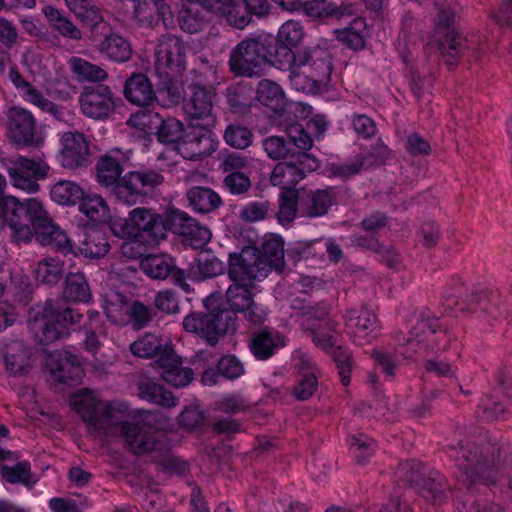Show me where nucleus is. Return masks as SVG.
I'll return each instance as SVG.
<instances>
[{
  "mask_svg": "<svg viewBox=\"0 0 512 512\" xmlns=\"http://www.w3.org/2000/svg\"><path fill=\"white\" fill-rule=\"evenodd\" d=\"M244 373L242 363L235 356L222 357L215 367L203 372V384H217L221 381L235 380Z\"/></svg>",
  "mask_w": 512,
  "mask_h": 512,
  "instance_id": "2f4dec72",
  "label": "nucleus"
},
{
  "mask_svg": "<svg viewBox=\"0 0 512 512\" xmlns=\"http://www.w3.org/2000/svg\"><path fill=\"white\" fill-rule=\"evenodd\" d=\"M189 45L177 35L166 33L157 39L154 68L156 74L182 76L186 69Z\"/></svg>",
  "mask_w": 512,
  "mask_h": 512,
  "instance_id": "9b49d317",
  "label": "nucleus"
},
{
  "mask_svg": "<svg viewBox=\"0 0 512 512\" xmlns=\"http://www.w3.org/2000/svg\"><path fill=\"white\" fill-rule=\"evenodd\" d=\"M43 14L51 24L62 36L72 40H80L82 33L80 29L75 26L72 21L64 17L56 8L52 6H45Z\"/></svg>",
  "mask_w": 512,
  "mask_h": 512,
  "instance_id": "603ef678",
  "label": "nucleus"
},
{
  "mask_svg": "<svg viewBox=\"0 0 512 512\" xmlns=\"http://www.w3.org/2000/svg\"><path fill=\"white\" fill-rule=\"evenodd\" d=\"M224 141L232 148L244 150L253 143L254 135L252 131L241 124H229L223 134Z\"/></svg>",
  "mask_w": 512,
  "mask_h": 512,
  "instance_id": "5fc2aeb1",
  "label": "nucleus"
},
{
  "mask_svg": "<svg viewBox=\"0 0 512 512\" xmlns=\"http://www.w3.org/2000/svg\"><path fill=\"white\" fill-rule=\"evenodd\" d=\"M348 444L360 464H364L374 451V441L365 434L350 436Z\"/></svg>",
  "mask_w": 512,
  "mask_h": 512,
  "instance_id": "69168bd1",
  "label": "nucleus"
},
{
  "mask_svg": "<svg viewBox=\"0 0 512 512\" xmlns=\"http://www.w3.org/2000/svg\"><path fill=\"white\" fill-rule=\"evenodd\" d=\"M166 345L160 336L146 332L130 345V351L136 357L150 359L157 357Z\"/></svg>",
  "mask_w": 512,
  "mask_h": 512,
  "instance_id": "3c124183",
  "label": "nucleus"
},
{
  "mask_svg": "<svg viewBox=\"0 0 512 512\" xmlns=\"http://www.w3.org/2000/svg\"><path fill=\"white\" fill-rule=\"evenodd\" d=\"M283 345V337L278 332L262 330L252 336L249 347L255 358L267 360Z\"/></svg>",
  "mask_w": 512,
  "mask_h": 512,
  "instance_id": "e433bc0d",
  "label": "nucleus"
},
{
  "mask_svg": "<svg viewBox=\"0 0 512 512\" xmlns=\"http://www.w3.org/2000/svg\"><path fill=\"white\" fill-rule=\"evenodd\" d=\"M9 135L18 145L31 146L35 142L36 120L32 113L20 106H13L7 113Z\"/></svg>",
  "mask_w": 512,
  "mask_h": 512,
  "instance_id": "b1692460",
  "label": "nucleus"
},
{
  "mask_svg": "<svg viewBox=\"0 0 512 512\" xmlns=\"http://www.w3.org/2000/svg\"><path fill=\"white\" fill-rule=\"evenodd\" d=\"M6 370L14 376L28 375L33 369V349L22 341L15 340L6 347L4 355Z\"/></svg>",
  "mask_w": 512,
  "mask_h": 512,
  "instance_id": "bb28decb",
  "label": "nucleus"
},
{
  "mask_svg": "<svg viewBox=\"0 0 512 512\" xmlns=\"http://www.w3.org/2000/svg\"><path fill=\"white\" fill-rule=\"evenodd\" d=\"M422 477V463L417 460L401 462L395 471V479L398 482L415 488L420 485Z\"/></svg>",
  "mask_w": 512,
  "mask_h": 512,
  "instance_id": "4d7b16f0",
  "label": "nucleus"
},
{
  "mask_svg": "<svg viewBox=\"0 0 512 512\" xmlns=\"http://www.w3.org/2000/svg\"><path fill=\"white\" fill-rule=\"evenodd\" d=\"M214 13L224 17L227 22L238 29L245 28L252 16H265L268 13L267 0H214Z\"/></svg>",
  "mask_w": 512,
  "mask_h": 512,
  "instance_id": "ddd939ff",
  "label": "nucleus"
},
{
  "mask_svg": "<svg viewBox=\"0 0 512 512\" xmlns=\"http://www.w3.org/2000/svg\"><path fill=\"white\" fill-rule=\"evenodd\" d=\"M20 96L23 98L24 101L30 103L31 105H34L41 111L49 113L56 120H64V110L60 106L46 98L42 91L37 89L32 83L27 89H25L20 94Z\"/></svg>",
  "mask_w": 512,
  "mask_h": 512,
  "instance_id": "8fccbe9b",
  "label": "nucleus"
},
{
  "mask_svg": "<svg viewBox=\"0 0 512 512\" xmlns=\"http://www.w3.org/2000/svg\"><path fill=\"white\" fill-rule=\"evenodd\" d=\"M338 323L334 320H327L325 326H305L304 331L313 343L325 351L332 349L337 342Z\"/></svg>",
  "mask_w": 512,
  "mask_h": 512,
  "instance_id": "a18cd8bd",
  "label": "nucleus"
},
{
  "mask_svg": "<svg viewBox=\"0 0 512 512\" xmlns=\"http://www.w3.org/2000/svg\"><path fill=\"white\" fill-rule=\"evenodd\" d=\"M98 52L114 63L128 62L133 55L131 42L119 33L106 34L97 46Z\"/></svg>",
  "mask_w": 512,
  "mask_h": 512,
  "instance_id": "c756f323",
  "label": "nucleus"
},
{
  "mask_svg": "<svg viewBox=\"0 0 512 512\" xmlns=\"http://www.w3.org/2000/svg\"><path fill=\"white\" fill-rule=\"evenodd\" d=\"M130 160V151L113 149L102 155L95 166L98 183L111 187L115 198L128 206L143 203L164 183L161 170L152 168L129 171L121 177Z\"/></svg>",
  "mask_w": 512,
  "mask_h": 512,
  "instance_id": "f257e3e1",
  "label": "nucleus"
},
{
  "mask_svg": "<svg viewBox=\"0 0 512 512\" xmlns=\"http://www.w3.org/2000/svg\"><path fill=\"white\" fill-rule=\"evenodd\" d=\"M159 81L157 83V90L161 97L167 99L168 104H178L182 98L181 87L179 79L181 76H171L166 74H157Z\"/></svg>",
  "mask_w": 512,
  "mask_h": 512,
  "instance_id": "bf43d9fd",
  "label": "nucleus"
},
{
  "mask_svg": "<svg viewBox=\"0 0 512 512\" xmlns=\"http://www.w3.org/2000/svg\"><path fill=\"white\" fill-rule=\"evenodd\" d=\"M110 228L119 238H126L145 245L158 244L166 237V226L161 214L146 207H136L125 218L111 221Z\"/></svg>",
  "mask_w": 512,
  "mask_h": 512,
  "instance_id": "423d86ee",
  "label": "nucleus"
},
{
  "mask_svg": "<svg viewBox=\"0 0 512 512\" xmlns=\"http://www.w3.org/2000/svg\"><path fill=\"white\" fill-rule=\"evenodd\" d=\"M49 169L50 167L42 160L19 156L11 162L8 174L15 187L35 193L39 190L38 181L47 176Z\"/></svg>",
  "mask_w": 512,
  "mask_h": 512,
  "instance_id": "f3484780",
  "label": "nucleus"
},
{
  "mask_svg": "<svg viewBox=\"0 0 512 512\" xmlns=\"http://www.w3.org/2000/svg\"><path fill=\"white\" fill-rule=\"evenodd\" d=\"M59 162L68 170L85 168L90 164V145L87 137L78 131L64 132L60 137Z\"/></svg>",
  "mask_w": 512,
  "mask_h": 512,
  "instance_id": "a211bd4d",
  "label": "nucleus"
},
{
  "mask_svg": "<svg viewBox=\"0 0 512 512\" xmlns=\"http://www.w3.org/2000/svg\"><path fill=\"white\" fill-rule=\"evenodd\" d=\"M205 8L198 3L184 4L178 13V23L186 33L196 34L204 30L207 20L203 11Z\"/></svg>",
  "mask_w": 512,
  "mask_h": 512,
  "instance_id": "4c0bfd02",
  "label": "nucleus"
},
{
  "mask_svg": "<svg viewBox=\"0 0 512 512\" xmlns=\"http://www.w3.org/2000/svg\"><path fill=\"white\" fill-rule=\"evenodd\" d=\"M68 66L73 77L81 83H99L106 81L108 73L101 66L96 65L81 57L73 56L68 60Z\"/></svg>",
  "mask_w": 512,
  "mask_h": 512,
  "instance_id": "c9c22d12",
  "label": "nucleus"
},
{
  "mask_svg": "<svg viewBox=\"0 0 512 512\" xmlns=\"http://www.w3.org/2000/svg\"><path fill=\"white\" fill-rule=\"evenodd\" d=\"M304 179L302 170L297 167L294 161L279 162L275 165L271 175L270 182L273 186H278L282 191L294 189V187Z\"/></svg>",
  "mask_w": 512,
  "mask_h": 512,
  "instance_id": "58836bf2",
  "label": "nucleus"
},
{
  "mask_svg": "<svg viewBox=\"0 0 512 512\" xmlns=\"http://www.w3.org/2000/svg\"><path fill=\"white\" fill-rule=\"evenodd\" d=\"M448 453L461 471L462 482L468 489L482 484L496 483L502 464L499 461L500 447L484 439L460 441L457 446H448Z\"/></svg>",
  "mask_w": 512,
  "mask_h": 512,
  "instance_id": "f03ea898",
  "label": "nucleus"
},
{
  "mask_svg": "<svg viewBox=\"0 0 512 512\" xmlns=\"http://www.w3.org/2000/svg\"><path fill=\"white\" fill-rule=\"evenodd\" d=\"M155 365L161 370V378L168 384H190L194 380V372L182 365V359L172 346L166 345L157 355Z\"/></svg>",
  "mask_w": 512,
  "mask_h": 512,
  "instance_id": "5701e85b",
  "label": "nucleus"
},
{
  "mask_svg": "<svg viewBox=\"0 0 512 512\" xmlns=\"http://www.w3.org/2000/svg\"><path fill=\"white\" fill-rule=\"evenodd\" d=\"M265 66L271 65L282 71H289L297 64L299 58V50L293 51V48L281 44L277 40L275 43L268 38L267 53H265Z\"/></svg>",
  "mask_w": 512,
  "mask_h": 512,
  "instance_id": "f704fd0d",
  "label": "nucleus"
},
{
  "mask_svg": "<svg viewBox=\"0 0 512 512\" xmlns=\"http://www.w3.org/2000/svg\"><path fill=\"white\" fill-rule=\"evenodd\" d=\"M77 249L86 258H101L108 252L109 243L103 231L91 228L84 231L78 240Z\"/></svg>",
  "mask_w": 512,
  "mask_h": 512,
  "instance_id": "72a5a7b5",
  "label": "nucleus"
},
{
  "mask_svg": "<svg viewBox=\"0 0 512 512\" xmlns=\"http://www.w3.org/2000/svg\"><path fill=\"white\" fill-rule=\"evenodd\" d=\"M50 196L54 202L60 205L72 206L83 198L84 191L73 181L60 180L52 186Z\"/></svg>",
  "mask_w": 512,
  "mask_h": 512,
  "instance_id": "09e8293b",
  "label": "nucleus"
},
{
  "mask_svg": "<svg viewBox=\"0 0 512 512\" xmlns=\"http://www.w3.org/2000/svg\"><path fill=\"white\" fill-rule=\"evenodd\" d=\"M237 316L226 309L206 314L192 313L183 320L185 331L195 333L214 346L219 337L236 329Z\"/></svg>",
  "mask_w": 512,
  "mask_h": 512,
  "instance_id": "9d476101",
  "label": "nucleus"
},
{
  "mask_svg": "<svg viewBox=\"0 0 512 512\" xmlns=\"http://www.w3.org/2000/svg\"><path fill=\"white\" fill-rule=\"evenodd\" d=\"M78 100L83 115L94 120L108 119L116 108V97L105 84L85 86Z\"/></svg>",
  "mask_w": 512,
  "mask_h": 512,
  "instance_id": "4468645a",
  "label": "nucleus"
},
{
  "mask_svg": "<svg viewBox=\"0 0 512 512\" xmlns=\"http://www.w3.org/2000/svg\"><path fill=\"white\" fill-rule=\"evenodd\" d=\"M259 258L269 266V273L272 270L282 272L285 267L284 243L281 238L271 236L264 240L262 249L259 250Z\"/></svg>",
  "mask_w": 512,
  "mask_h": 512,
  "instance_id": "ea45409f",
  "label": "nucleus"
},
{
  "mask_svg": "<svg viewBox=\"0 0 512 512\" xmlns=\"http://www.w3.org/2000/svg\"><path fill=\"white\" fill-rule=\"evenodd\" d=\"M440 328L439 319L429 311H422L415 316V322L409 330V336L403 338L400 344L406 348L402 352L408 358L420 353L421 346Z\"/></svg>",
  "mask_w": 512,
  "mask_h": 512,
  "instance_id": "412c9836",
  "label": "nucleus"
},
{
  "mask_svg": "<svg viewBox=\"0 0 512 512\" xmlns=\"http://www.w3.org/2000/svg\"><path fill=\"white\" fill-rule=\"evenodd\" d=\"M120 432L134 454H144L160 449L158 433L149 426L123 422Z\"/></svg>",
  "mask_w": 512,
  "mask_h": 512,
  "instance_id": "393cba45",
  "label": "nucleus"
},
{
  "mask_svg": "<svg viewBox=\"0 0 512 512\" xmlns=\"http://www.w3.org/2000/svg\"><path fill=\"white\" fill-rule=\"evenodd\" d=\"M263 149L272 160L286 158L290 154L289 143L281 136H269L262 142Z\"/></svg>",
  "mask_w": 512,
  "mask_h": 512,
  "instance_id": "774afa93",
  "label": "nucleus"
},
{
  "mask_svg": "<svg viewBox=\"0 0 512 512\" xmlns=\"http://www.w3.org/2000/svg\"><path fill=\"white\" fill-rule=\"evenodd\" d=\"M183 124L176 118L169 117L161 120L157 137L163 143H179L183 138Z\"/></svg>",
  "mask_w": 512,
  "mask_h": 512,
  "instance_id": "e2e57ef3",
  "label": "nucleus"
},
{
  "mask_svg": "<svg viewBox=\"0 0 512 512\" xmlns=\"http://www.w3.org/2000/svg\"><path fill=\"white\" fill-rule=\"evenodd\" d=\"M299 215L307 218L325 216L336 204L334 188L310 189L300 194Z\"/></svg>",
  "mask_w": 512,
  "mask_h": 512,
  "instance_id": "a878e982",
  "label": "nucleus"
},
{
  "mask_svg": "<svg viewBox=\"0 0 512 512\" xmlns=\"http://www.w3.org/2000/svg\"><path fill=\"white\" fill-rule=\"evenodd\" d=\"M124 96L133 105L146 107L156 100V92L150 79L143 73H133L124 85Z\"/></svg>",
  "mask_w": 512,
  "mask_h": 512,
  "instance_id": "cd10ccee",
  "label": "nucleus"
},
{
  "mask_svg": "<svg viewBox=\"0 0 512 512\" xmlns=\"http://www.w3.org/2000/svg\"><path fill=\"white\" fill-rule=\"evenodd\" d=\"M1 477L10 484H21L31 488L37 482V478L31 471V464L27 460L19 461L13 466L2 465Z\"/></svg>",
  "mask_w": 512,
  "mask_h": 512,
  "instance_id": "37998d69",
  "label": "nucleus"
},
{
  "mask_svg": "<svg viewBox=\"0 0 512 512\" xmlns=\"http://www.w3.org/2000/svg\"><path fill=\"white\" fill-rule=\"evenodd\" d=\"M254 285L233 282L226 291V303L229 312L244 314L245 318L254 325H261L267 318L266 310L255 303L252 293Z\"/></svg>",
  "mask_w": 512,
  "mask_h": 512,
  "instance_id": "2eb2a0df",
  "label": "nucleus"
},
{
  "mask_svg": "<svg viewBox=\"0 0 512 512\" xmlns=\"http://www.w3.org/2000/svg\"><path fill=\"white\" fill-rule=\"evenodd\" d=\"M347 333L355 341L364 339L378 330L375 313L365 307L349 309L345 316Z\"/></svg>",
  "mask_w": 512,
  "mask_h": 512,
  "instance_id": "c85d7f7f",
  "label": "nucleus"
},
{
  "mask_svg": "<svg viewBox=\"0 0 512 512\" xmlns=\"http://www.w3.org/2000/svg\"><path fill=\"white\" fill-rule=\"evenodd\" d=\"M80 201V212L90 220L101 221L108 215V205L101 196H83Z\"/></svg>",
  "mask_w": 512,
  "mask_h": 512,
  "instance_id": "680f3d73",
  "label": "nucleus"
},
{
  "mask_svg": "<svg viewBox=\"0 0 512 512\" xmlns=\"http://www.w3.org/2000/svg\"><path fill=\"white\" fill-rule=\"evenodd\" d=\"M0 215L4 222L11 225L23 218H28L33 226L35 237L42 245L52 246L64 254L74 252L73 244L66 233L55 225L43 204L36 198L20 203L15 197L0 198Z\"/></svg>",
  "mask_w": 512,
  "mask_h": 512,
  "instance_id": "7ed1b4c3",
  "label": "nucleus"
},
{
  "mask_svg": "<svg viewBox=\"0 0 512 512\" xmlns=\"http://www.w3.org/2000/svg\"><path fill=\"white\" fill-rule=\"evenodd\" d=\"M300 193L296 189H286L278 198V222L285 226L291 224L299 215Z\"/></svg>",
  "mask_w": 512,
  "mask_h": 512,
  "instance_id": "79ce46f5",
  "label": "nucleus"
},
{
  "mask_svg": "<svg viewBox=\"0 0 512 512\" xmlns=\"http://www.w3.org/2000/svg\"><path fill=\"white\" fill-rule=\"evenodd\" d=\"M168 221L174 233L185 237L195 247H201L210 240V230L201 226L195 218L183 210L170 208Z\"/></svg>",
  "mask_w": 512,
  "mask_h": 512,
  "instance_id": "4be33fe9",
  "label": "nucleus"
},
{
  "mask_svg": "<svg viewBox=\"0 0 512 512\" xmlns=\"http://www.w3.org/2000/svg\"><path fill=\"white\" fill-rule=\"evenodd\" d=\"M436 7L438 9L437 26L439 30L443 29L439 32L441 36L438 48L445 58L446 65L449 68L455 66L461 57L479 62L486 53L485 45L469 40L455 30H450L449 27L454 19L453 10L449 7H441L439 3H436Z\"/></svg>",
  "mask_w": 512,
  "mask_h": 512,
  "instance_id": "6e6552de",
  "label": "nucleus"
},
{
  "mask_svg": "<svg viewBox=\"0 0 512 512\" xmlns=\"http://www.w3.org/2000/svg\"><path fill=\"white\" fill-rule=\"evenodd\" d=\"M207 127L200 123H194L191 129L184 134L177 149L185 159L202 160L216 150L213 134Z\"/></svg>",
  "mask_w": 512,
  "mask_h": 512,
  "instance_id": "aec40b11",
  "label": "nucleus"
},
{
  "mask_svg": "<svg viewBox=\"0 0 512 512\" xmlns=\"http://www.w3.org/2000/svg\"><path fill=\"white\" fill-rule=\"evenodd\" d=\"M268 38L252 35L241 40L230 52L228 65L236 76L258 77L265 67Z\"/></svg>",
  "mask_w": 512,
  "mask_h": 512,
  "instance_id": "1a4fd4ad",
  "label": "nucleus"
},
{
  "mask_svg": "<svg viewBox=\"0 0 512 512\" xmlns=\"http://www.w3.org/2000/svg\"><path fill=\"white\" fill-rule=\"evenodd\" d=\"M416 489L426 500L440 503L445 497L446 479L438 471H432L427 477H422L420 485L416 486Z\"/></svg>",
  "mask_w": 512,
  "mask_h": 512,
  "instance_id": "c03bdc74",
  "label": "nucleus"
},
{
  "mask_svg": "<svg viewBox=\"0 0 512 512\" xmlns=\"http://www.w3.org/2000/svg\"><path fill=\"white\" fill-rule=\"evenodd\" d=\"M127 315L134 329H142L149 325L153 319V312L150 307L140 301H134L127 310Z\"/></svg>",
  "mask_w": 512,
  "mask_h": 512,
  "instance_id": "338daca9",
  "label": "nucleus"
},
{
  "mask_svg": "<svg viewBox=\"0 0 512 512\" xmlns=\"http://www.w3.org/2000/svg\"><path fill=\"white\" fill-rule=\"evenodd\" d=\"M288 72L289 82L296 91L317 93L330 80V55L322 48L301 49L297 64Z\"/></svg>",
  "mask_w": 512,
  "mask_h": 512,
  "instance_id": "39448f33",
  "label": "nucleus"
},
{
  "mask_svg": "<svg viewBox=\"0 0 512 512\" xmlns=\"http://www.w3.org/2000/svg\"><path fill=\"white\" fill-rule=\"evenodd\" d=\"M190 96L183 105L184 113L191 124L202 121L204 126H212L216 122L214 105L216 94L204 85H190Z\"/></svg>",
  "mask_w": 512,
  "mask_h": 512,
  "instance_id": "dca6fc26",
  "label": "nucleus"
},
{
  "mask_svg": "<svg viewBox=\"0 0 512 512\" xmlns=\"http://www.w3.org/2000/svg\"><path fill=\"white\" fill-rule=\"evenodd\" d=\"M69 404L86 423L89 433L95 437L112 435L113 428L121 422L122 411L97 399L89 388L80 389L72 394Z\"/></svg>",
  "mask_w": 512,
  "mask_h": 512,
  "instance_id": "0eeeda50",
  "label": "nucleus"
},
{
  "mask_svg": "<svg viewBox=\"0 0 512 512\" xmlns=\"http://www.w3.org/2000/svg\"><path fill=\"white\" fill-rule=\"evenodd\" d=\"M269 274V266L261 262L259 250L244 247L239 253H231L228 260V277L232 282L254 285Z\"/></svg>",
  "mask_w": 512,
  "mask_h": 512,
  "instance_id": "f8f14e48",
  "label": "nucleus"
},
{
  "mask_svg": "<svg viewBox=\"0 0 512 512\" xmlns=\"http://www.w3.org/2000/svg\"><path fill=\"white\" fill-rule=\"evenodd\" d=\"M196 268L198 275H196L194 267H192L190 269L189 277L195 280H204L222 274L225 270V264L217 257L206 253L200 254L196 259Z\"/></svg>",
  "mask_w": 512,
  "mask_h": 512,
  "instance_id": "864d4df0",
  "label": "nucleus"
},
{
  "mask_svg": "<svg viewBox=\"0 0 512 512\" xmlns=\"http://www.w3.org/2000/svg\"><path fill=\"white\" fill-rule=\"evenodd\" d=\"M143 272L153 279H166L174 268V260L166 254H152L141 261Z\"/></svg>",
  "mask_w": 512,
  "mask_h": 512,
  "instance_id": "49530a36",
  "label": "nucleus"
},
{
  "mask_svg": "<svg viewBox=\"0 0 512 512\" xmlns=\"http://www.w3.org/2000/svg\"><path fill=\"white\" fill-rule=\"evenodd\" d=\"M134 19L140 26L153 27L159 17H162L163 22H166V15L171 18L170 8L164 4H159L154 0H134Z\"/></svg>",
  "mask_w": 512,
  "mask_h": 512,
  "instance_id": "473e14b6",
  "label": "nucleus"
},
{
  "mask_svg": "<svg viewBox=\"0 0 512 512\" xmlns=\"http://www.w3.org/2000/svg\"><path fill=\"white\" fill-rule=\"evenodd\" d=\"M64 296L72 302H88L92 295L84 274L69 273L65 279Z\"/></svg>",
  "mask_w": 512,
  "mask_h": 512,
  "instance_id": "de8ad7c7",
  "label": "nucleus"
},
{
  "mask_svg": "<svg viewBox=\"0 0 512 512\" xmlns=\"http://www.w3.org/2000/svg\"><path fill=\"white\" fill-rule=\"evenodd\" d=\"M306 15L314 19L330 18L339 16L338 7L328 0H307L303 4Z\"/></svg>",
  "mask_w": 512,
  "mask_h": 512,
  "instance_id": "0e129e2a",
  "label": "nucleus"
},
{
  "mask_svg": "<svg viewBox=\"0 0 512 512\" xmlns=\"http://www.w3.org/2000/svg\"><path fill=\"white\" fill-rule=\"evenodd\" d=\"M82 317L64 303L47 299L29 321V327L38 344L49 345L68 337L70 326L79 323Z\"/></svg>",
  "mask_w": 512,
  "mask_h": 512,
  "instance_id": "20e7f679",
  "label": "nucleus"
},
{
  "mask_svg": "<svg viewBox=\"0 0 512 512\" xmlns=\"http://www.w3.org/2000/svg\"><path fill=\"white\" fill-rule=\"evenodd\" d=\"M257 100L264 106L274 112H280L285 107V94L280 85L268 80L262 79L257 86Z\"/></svg>",
  "mask_w": 512,
  "mask_h": 512,
  "instance_id": "a19ab883",
  "label": "nucleus"
},
{
  "mask_svg": "<svg viewBox=\"0 0 512 512\" xmlns=\"http://www.w3.org/2000/svg\"><path fill=\"white\" fill-rule=\"evenodd\" d=\"M139 396L148 402L164 407H174L177 399L165 386H139Z\"/></svg>",
  "mask_w": 512,
  "mask_h": 512,
  "instance_id": "13d9d810",
  "label": "nucleus"
},
{
  "mask_svg": "<svg viewBox=\"0 0 512 512\" xmlns=\"http://www.w3.org/2000/svg\"><path fill=\"white\" fill-rule=\"evenodd\" d=\"M305 37V29L300 21L288 20L278 29L276 40L291 48H297Z\"/></svg>",
  "mask_w": 512,
  "mask_h": 512,
  "instance_id": "6e6d98bb",
  "label": "nucleus"
},
{
  "mask_svg": "<svg viewBox=\"0 0 512 512\" xmlns=\"http://www.w3.org/2000/svg\"><path fill=\"white\" fill-rule=\"evenodd\" d=\"M188 206L199 214H209L223 205L221 196L209 187L193 186L185 192Z\"/></svg>",
  "mask_w": 512,
  "mask_h": 512,
  "instance_id": "7c9ffc66",
  "label": "nucleus"
},
{
  "mask_svg": "<svg viewBox=\"0 0 512 512\" xmlns=\"http://www.w3.org/2000/svg\"><path fill=\"white\" fill-rule=\"evenodd\" d=\"M45 373L50 379L59 384L68 381H80L84 370L80 358L65 350H55L48 354L45 363Z\"/></svg>",
  "mask_w": 512,
  "mask_h": 512,
  "instance_id": "6ab92c4d",
  "label": "nucleus"
},
{
  "mask_svg": "<svg viewBox=\"0 0 512 512\" xmlns=\"http://www.w3.org/2000/svg\"><path fill=\"white\" fill-rule=\"evenodd\" d=\"M62 277V264L58 259L49 257L41 260L36 269V279L43 284H56Z\"/></svg>",
  "mask_w": 512,
  "mask_h": 512,
  "instance_id": "052dcab7",
  "label": "nucleus"
}]
</instances>
